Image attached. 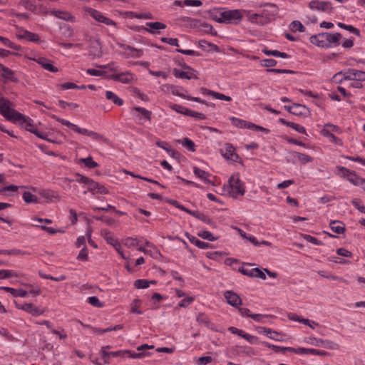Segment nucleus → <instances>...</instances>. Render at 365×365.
<instances>
[{"mask_svg": "<svg viewBox=\"0 0 365 365\" xmlns=\"http://www.w3.org/2000/svg\"><path fill=\"white\" fill-rule=\"evenodd\" d=\"M268 317H272L271 315H265V314H253L252 316H250V318L253 320L258 322H264V319L268 318Z\"/></svg>", "mask_w": 365, "mask_h": 365, "instance_id": "0e129e2a", "label": "nucleus"}, {"mask_svg": "<svg viewBox=\"0 0 365 365\" xmlns=\"http://www.w3.org/2000/svg\"><path fill=\"white\" fill-rule=\"evenodd\" d=\"M228 184L227 192L230 197L236 199L238 196L244 195L245 189L238 173L231 175L228 180Z\"/></svg>", "mask_w": 365, "mask_h": 365, "instance_id": "f257e3e1", "label": "nucleus"}, {"mask_svg": "<svg viewBox=\"0 0 365 365\" xmlns=\"http://www.w3.org/2000/svg\"><path fill=\"white\" fill-rule=\"evenodd\" d=\"M294 154L295 157H297V160L302 164H306L312 160V158L309 155L299 152H294Z\"/></svg>", "mask_w": 365, "mask_h": 365, "instance_id": "ea45409f", "label": "nucleus"}, {"mask_svg": "<svg viewBox=\"0 0 365 365\" xmlns=\"http://www.w3.org/2000/svg\"><path fill=\"white\" fill-rule=\"evenodd\" d=\"M329 33L323 32L312 36L309 38V41L312 44L317 45L319 47L329 48Z\"/></svg>", "mask_w": 365, "mask_h": 365, "instance_id": "9d476101", "label": "nucleus"}, {"mask_svg": "<svg viewBox=\"0 0 365 365\" xmlns=\"http://www.w3.org/2000/svg\"><path fill=\"white\" fill-rule=\"evenodd\" d=\"M1 75L6 80H9L13 82L18 81V78L16 77L14 72L11 69L6 66H4Z\"/></svg>", "mask_w": 365, "mask_h": 365, "instance_id": "c85d7f7f", "label": "nucleus"}, {"mask_svg": "<svg viewBox=\"0 0 365 365\" xmlns=\"http://www.w3.org/2000/svg\"><path fill=\"white\" fill-rule=\"evenodd\" d=\"M307 113H309V111L305 106L299 103L293 104L292 115L298 116H306Z\"/></svg>", "mask_w": 365, "mask_h": 365, "instance_id": "393cba45", "label": "nucleus"}, {"mask_svg": "<svg viewBox=\"0 0 365 365\" xmlns=\"http://www.w3.org/2000/svg\"><path fill=\"white\" fill-rule=\"evenodd\" d=\"M337 170L339 171V174L342 178H346L347 180L349 177V174H351V173L352 172L351 170H350L344 167H342V166H338Z\"/></svg>", "mask_w": 365, "mask_h": 365, "instance_id": "680f3d73", "label": "nucleus"}, {"mask_svg": "<svg viewBox=\"0 0 365 365\" xmlns=\"http://www.w3.org/2000/svg\"><path fill=\"white\" fill-rule=\"evenodd\" d=\"M289 29L293 32H304L305 30L303 24L299 21H293L289 25Z\"/></svg>", "mask_w": 365, "mask_h": 365, "instance_id": "a19ab883", "label": "nucleus"}, {"mask_svg": "<svg viewBox=\"0 0 365 365\" xmlns=\"http://www.w3.org/2000/svg\"><path fill=\"white\" fill-rule=\"evenodd\" d=\"M181 144L183 147L187 148L188 150L191 152L195 151V145L192 140L189 139L188 138H185L182 139Z\"/></svg>", "mask_w": 365, "mask_h": 365, "instance_id": "a18cd8bd", "label": "nucleus"}, {"mask_svg": "<svg viewBox=\"0 0 365 365\" xmlns=\"http://www.w3.org/2000/svg\"><path fill=\"white\" fill-rule=\"evenodd\" d=\"M106 97L108 100L111 101L114 104L117 106H122L123 104V100L119 98L113 92L107 91L106 92Z\"/></svg>", "mask_w": 365, "mask_h": 365, "instance_id": "7c9ffc66", "label": "nucleus"}, {"mask_svg": "<svg viewBox=\"0 0 365 365\" xmlns=\"http://www.w3.org/2000/svg\"><path fill=\"white\" fill-rule=\"evenodd\" d=\"M196 320L199 324L212 329L213 324L210 322L209 317L205 314L199 313L197 316Z\"/></svg>", "mask_w": 365, "mask_h": 365, "instance_id": "2f4dec72", "label": "nucleus"}, {"mask_svg": "<svg viewBox=\"0 0 365 365\" xmlns=\"http://www.w3.org/2000/svg\"><path fill=\"white\" fill-rule=\"evenodd\" d=\"M279 121L282 123L283 125H285L288 127H290L292 128H293L294 130H295L297 132L299 133H302V134H306V129L304 127L297 124V123H293V122H290V121H287L284 118H279Z\"/></svg>", "mask_w": 365, "mask_h": 365, "instance_id": "5701e85b", "label": "nucleus"}, {"mask_svg": "<svg viewBox=\"0 0 365 365\" xmlns=\"http://www.w3.org/2000/svg\"><path fill=\"white\" fill-rule=\"evenodd\" d=\"M161 41L164 42V43H168V44H170L171 46H175L177 47L179 46L178 40V38H175L163 37L161 38Z\"/></svg>", "mask_w": 365, "mask_h": 365, "instance_id": "338daca9", "label": "nucleus"}, {"mask_svg": "<svg viewBox=\"0 0 365 365\" xmlns=\"http://www.w3.org/2000/svg\"><path fill=\"white\" fill-rule=\"evenodd\" d=\"M192 216L202 221L203 222L210 225L212 227H215L216 225L215 223L212 222L208 216L199 211H196L195 213H192Z\"/></svg>", "mask_w": 365, "mask_h": 365, "instance_id": "473e14b6", "label": "nucleus"}, {"mask_svg": "<svg viewBox=\"0 0 365 365\" xmlns=\"http://www.w3.org/2000/svg\"><path fill=\"white\" fill-rule=\"evenodd\" d=\"M222 17L223 19L221 21H224V24L236 25L240 24L242 19V11L239 9L224 10Z\"/></svg>", "mask_w": 365, "mask_h": 365, "instance_id": "7ed1b4c3", "label": "nucleus"}, {"mask_svg": "<svg viewBox=\"0 0 365 365\" xmlns=\"http://www.w3.org/2000/svg\"><path fill=\"white\" fill-rule=\"evenodd\" d=\"M261 329L263 330V333L269 339L278 341H284V338L282 337L283 334H282L281 333H279L276 331H273L271 329L267 327H262Z\"/></svg>", "mask_w": 365, "mask_h": 365, "instance_id": "aec40b11", "label": "nucleus"}, {"mask_svg": "<svg viewBox=\"0 0 365 365\" xmlns=\"http://www.w3.org/2000/svg\"><path fill=\"white\" fill-rule=\"evenodd\" d=\"M341 37V35L339 33H329V36L328 38L329 48L336 47L339 46L340 44L339 40Z\"/></svg>", "mask_w": 365, "mask_h": 365, "instance_id": "c756f323", "label": "nucleus"}, {"mask_svg": "<svg viewBox=\"0 0 365 365\" xmlns=\"http://www.w3.org/2000/svg\"><path fill=\"white\" fill-rule=\"evenodd\" d=\"M176 51L185 55H189V56H200V54L199 52L190 50V49H181V48H177Z\"/></svg>", "mask_w": 365, "mask_h": 365, "instance_id": "e2e57ef3", "label": "nucleus"}, {"mask_svg": "<svg viewBox=\"0 0 365 365\" xmlns=\"http://www.w3.org/2000/svg\"><path fill=\"white\" fill-rule=\"evenodd\" d=\"M197 235L201 238L211 242L215 241L218 239V237H214L210 232L206 230H202L199 232Z\"/></svg>", "mask_w": 365, "mask_h": 365, "instance_id": "49530a36", "label": "nucleus"}, {"mask_svg": "<svg viewBox=\"0 0 365 365\" xmlns=\"http://www.w3.org/2000/svg\"><path fill=\"white\" fill-rule=\"evenodd\" d=\"M343 79L349 81H365V72L354 68L344 70Z\"/></svg>", "mask_w": 365, "mask_h": 365, "instance_id": "1a4fd4ad", "label": "nucleus"}, {"mask_svg": "<svg viewBox=\"0 0 365 365\" xmlns=\"http://www.w3.org/2000/svg\"><path fill=\"white\" fill-rule=\"evenodd\" d=\"M22 197L26 203L36 202L38 201L37 197L30 192H24Z\"/></svg>", "mask_w": 365, "mask_h": 365, "instance_id": "09e8293b", "label": "nucleus"}, {"mask_svg": "<svg viewBox=\"0 0 365 365\" xmlns=\"http://www.w3.org/2000/svg\"><path fill=\"white\" fill-rule=\"evenodd\" d=\"M97 67L108 69L109 71L111 72H117L118 71V66L114 62H111L110 63L105 65H98L97 66Z\"/></svg>", "mask_w": 365, "mask_h": 365, "instance_id": "603ef678", "label": "nucleus"}, {"mask_svg": "<svg viewBox=\"0 0 365 365\" xmlns=\"http://www.w3.org/2000/svg\"><path fill=\"white\" fill-rule=\"evenodd\" d=\"M121 47L125 58H140L143 54V51L141 49H138L128 45H123Z\"/></svg>", "mask_w": 365, "mask_h": 365, "instance_id": "dca6fc26", "label": "nucleus"}, {"mask_svg": "<svg viewBox=\"0 0 365 365\" xmlns=\"http://www.w3.org/2000/svg\"><path fill=\"white\" fill-rule=\"evenodd\" d=\"M88 250L86 246L80 251L77 256V259L80 261H86L88 259Z\"/></svg>", "mask_w": 365, "mask_h": 365, "instance_id": "052dcab7", "label": "nucleus"}, {"mask_svg": "<svg viewBox=\"0 0 365 365\" xmlns=\"http://www.w3.org/2000/svg\"><path fill=\"white\" fill-rule=\"evenodd\" d=\"M262 52L267 56H273L274 57H280L282 58H287L289 56L284 52H281L277 50H268L267 48L263 49Z\"/></svg>", "mask_w": 365, "mask_h": 365, "instance_id": "72a5a7b5", "label": "nucleus"}, {"mask_svg": "<svg viewBox=\"0 0 365 365\" xmlns=\"http://www.w3.org/2000/svg\"><path fill=\"white\" fill-rule=\"evenodd\" d=\"M33 61H36L37 63L41 65V66L44 68L45 70L52 72V73H56L58 71V69L57 67L54 66L52 64V62L51 60L43 57V56H37L33 58Z\"/></svg>", "mask_w": 365, "mask_h": 365, "instance_id": "f8f14e48", "label": "nucleus"}, {"mask_svg": "<svg viewBox=\"0 0 365 365\" xmlns=\"http://www.w3.org/2000/svg\"><path fill=\"white\" fill-rule=\"evenodd\" d=\"M193 173L200 180H202L204 182L207 184H210L211 181L209 180V177L211 175L208 172H206L198 167H193Z\"/></svg>", "mask_w": 365, "mask_h": 365, "instance_id": "412c9836", "label": "nucleus"}, {"mask_svg": "<svg viewBox=\"0 0 365 365\" xmlns=\"http://www.w3.org/2000/svg\"><path fill=\"white\" fill-rule=\"evenodd\" d=\"M353 205L359 210L360 212L365 214V206L361 204V202L358 199H354L352 200Z\"/></svg>", "mask_w": 365, "mask_h": 365, "instance_id": "774afa93", "label": "nucleus"}, {"mask_svg": "<svg viewBox=\"0 0 365 365\" xmlns=\"http://www.w3.org/2000/svg\"><path fill=\"white\" fill-rule=\"evenodd\" d=\"M106 78L120 82L121 83H130L133 81L135 76L130 71L125 72H113V74L108 75Z\"/></svg>", "mask_w": 365, "mask_h": 365, "instance_id": "39448f33", "label": "nucleus"}, {"mask_svg": "<svg viewBox=\"0 0 365 365\" xmlns=\"http://www.w3.org/2000/svg\"><path fill=\"white\" fill-rule=\"evenodd\" d=\"M146 26L150 28V29H147V31L150 33H154L153 30H160L166 28V25L165 24L158 21L148 22L146 23Z\"/></svg>", "mask_w": 365, "mask_h": 365, "instance_id": "f704fd0d", "label": "nucleus"}, {"mask_svg": "<svg viewBox=\"0 0 365 365\" xmlns=\"http://www.w3.org/2000/svg\"><path fill=\"white\" fill-rule=\"evenodd\" d=\"M150 283L155 284V281H149L148 279H140L135 281L134 287L135 289H145L148 288Z\"/></svg>", "mask_w": 365, "mask_h": 365, "instance_id": "e433bc0d", "label": "nucleus"}, {"mask_svg": "<svg viewBox=\"0 0 365 365\" xmlns=\"http://www.w3.org/2000/svg\"><path fill=\"white\" fill-rule=\"evenodd\" d=\"M11 118L8 119V120L11 121L13 123L20 122L21 123H25L24 128L26 130L33 133L34 130H36V126L34 124V120L31 119L29 117L25 116L21 113L14 110V113L11 115Z\"/></svg>", "mask_w": 365, "mask_h": 365, "instance_id": "20e7f679", "label": "nucleus"}, {"mask_svg": "<svg viewBox=\"0 0 365 365\" xmlns=\"http://www.w3.org/2000/svg\"><path fill=\"white\" fill-rule=\"evenodd\" d=\"M309 344L316 346H322L329 349H337L339 348V345L330 340H324L319 338L310 337L307 341Z\"/></svg>", "mask_w": 365, "mask_h": 365, "instance_id": "6e6552de", "label": "nucleus"}, {"mask_svg": "<svg viewBox=\"0 0 365 365\" xmlns=\"http://www.w3.org/2000/svg\"><path fill=\"white\" fill-rule=\"evenodd\" d=\"M309 7L312 10L324 11L327 13L332 12L333 8L329 1H322L319 0H312L309 3Z\"/></svg>", "mask_w": 365, "mask_h": 365, "instance_id": "9b49d317", "label": "nucleus"}, {"mask_svg": "<svg viewBox=\"0 0 365 365\" xmlns=\"http://www.w3.org/2000/svg\"><path fill=\"white\" fill-rule=\"evenodd\" d=\"M222 11H223L217 10V11L212 13V14H211L212 19L217 23L224 24V21H221V20L223 19L222 17Z\"/></svg>", "mask_w": 365, "mask_h": 365, "instance_id": "bf43d9fd", "label": "nucleus"}, {"mask_svg": "<svg viewBox=\"0 0 365 365\" xmlns=\"http://www.w3.org/2000/svg\"><path fill=\"white\" fill-rule=\"evenodd\" d=\"M269 22V18L265 14H258L255 24L263 26Z\"/></svg>", "mask_w": 365, "mask_h": 365, "instance_id": "864d4df0", "label": "nucleus"}, {"mask_svg": "<svg viewBox=\"0 0 365 365\" xmlns=\"http://www.w3.org/2000/svg\"><path fill=\"white\" fill-rule=\"evenodd\" d=\"M0 41H1L2 43L6 46H8L9 48H13L16 51H20L21 49V46L14 43L7 38L1 36Z\"/></svg>", "mask_w": 365, "mask_h": 365, "instance_id": "c03bdc74", "label": "nucleus"}, {"mask_svg": "<svg viewBox=\"0 0 365 365\" xmlns=\"http://www.w3.org/2000/svg\"><path fill=\"white\" fill-rule=\"evenodd\" d=\"M224 297L227 302L232 307H238L242 304V299L240 296L232 291H226L224 293Z\"/></svg>", "mask_w": 365, "mask_h": 365, "instance_id": "4468645a", "label": "nucleus"}, {"mask_svg": "<svg viewBox=\"0 0 365 365\" xmlns=\"http://www.w3.org/2000/svg\"><path fill=\"white\" fill-rule=\"evenodd\" d=\"M86 73L89 75L95 76H105V78L107 76H106V71L96 70L93 68H88L86 70Z\"/></svg>", "mask_w": 365, "mask_h": 365, "instance_id": "4d7b16f0", "label": "nucleus"}, {"mask_svg": "<svg viewBox=\"0 0 365 365\" xmlns=\"http://www.w3.org/2000/svg\"><path fill=\"white\" fill-rule=\"evenodd\" d=\"M351 184L357 186L363 185L364 178H361L356 175L354 172L349 174L348 180Z\"/></svg>", "mask_w": 365, "mask_h": 365, "instance_id": "4c0bfd02", "label": "nucleus"}, {"mask_svg": "<svg viewBox=\"0 0 365 365\" xmlns=\"http://www.w3.org/2000/svg\"><path fill=\"white\" fill-rule=\"evenodd\" d=\"M101 234L108 244L113 245V247H120V244L115 239L113 235L108 230H102Z\"/></svg>", "mask_w": 365, "mask_h": 365, "instance_id": "cd10ccee", "label": "nucleus"}, {"mask_svg": "<svg viewBox=\"0 0 365 365\" xmlns=\"http://www.w3.org/2000/svg\"><path fill=\"white\" fill-rule=\"evenodd\" d=\"M174 76L178 78L182 79H197L198 77L195 74V71H181L178 69H173V71Z\"/></svg>", "mask_w": 365, "mask_h": 365, "instance_id": "6ab92c4d", "label": "nucleus"}, {"mask_svg": "<svg viewBox=\"0 0 365 365\" xmlns=\"http://www.w3.org/2000/svg\"><path fill=\"white\" fill-rule=\"evenodd\" d=\"M153 346L144 344L137 348L138 352L131 351L130 350L110 351V356L114 357L141 359L148 355V353L145 352V350L153 349Z\"/></svg>", "mask_w": 365, "mask_h": 365, "instance_id": "f03ea898", "label": "nucleus"}, {"mask_svg": "<svg viewBox=\"0 0 365 365\" xmlns=\"http://www.w3.org/2000/svg\"><path fill=\"white\" fill-rule=\"evenodd\" d=\"M337 26L339 27H340L341 29H345L346 31H349V32L356 35V36H359L360 35V31L354 27L353 26L351 25H347V24H345L344 23H341V22H339L337 24Z\"/></svg>", "mask_w": 365, "mask_h": 365, "instance_id": "79ce46f5", "label": "nucleus"}, {"mask_svg": "<svg viewBox=\"0 0 365 365\" xmlns=\"http://www.w3.org/2000/svg\"><path fill=\"white\" fill-rule=\"evenodd\" d=\"M238 271L241 272L242 274L248 276L250 277H258L262 279H266V275L264 272L258 267L249 269L245 268L244 267H241L238 269Z\"/></svg>", "mask_w": 365, "mask_h": 365, "instance_id": "ddd939ff", "label": "nucleus"}, {"mask_svg": "<svg viewBox=\"0 0 365 365\" xmlns=\"http://www.w3.org/2000/svg\"><path fill=\"white\" fill-rule=\"evenodd\" d=\"M329 227L331 230L336 234H342L345 232V226L343 222L337 220L330 222Z\"/></svg>", "mask_w": 365, "mask_h": 365, "instance_id": "a878e982", "label": "nucleus"}, {"mask_svg": "<svg viewBox=\"0 0 365 365\" xmlns=\"http://www.w3.org/2000/svg\"><path fill=\"white\" fill-rule=\"evenodd\" d=\"M185 236L187 237V238L189 240V241L192 244L195 245L198 248L207 249L210 246L209 243L202 242V241L200 240L199 239H197V237L191 235L190 234H189L187 232L185 233Z\"/></svg>", "mask_w": 365, "mask_h": 365, "instance_id": "4be33fe9", "label": "nucleus"}, {"mask_svg": "<svg viewBox=\"0 0 365 365\" xmlns=\"http://www.w3.org/2000/svg\"><path fill=\"white\" fill-rule=\"evenodd\" d=\"M16 307L36 317L39 316L43 313V310L41 309L39 307L34 306L31 303L16 304Z\"/></svg>", "mask_w": 365, "mask_h": 365, "instance_id": "2eb2a0df", "label": "nucleus"}, {"mask_svg": "<svg viewBox=\"0 0 365 365\" xmlns=\"http://www.w3.org/2000/svg\"><path fill=\"white\" fill-rule=\"evenodd\" d=\"M85 11L87 14L90 15L96 21L99 23H103L107 26H115L116 23L112 19L105 16L101 11H97L93 8L86 7Z\"/></svg>", "mask_w": 365, "mask_h": 365, "instance_id": "423d86ee", "label": "nucleus"}, {"mask_svg": "<svg viewBox=\"0 0 365 365\" xmlns=\"http://www.w3.org/2000/svg\"><path fill=\"white\" fill-rule=\"evenodd\" d=\"M16 37L19 39H25L31 42H37L39 41V36L37 34L29 31L27 30H23L22 31L16 34Z\"/></svg>", "mask_w": 365, "mask_h": 365, "instance_id": "f3484780", "label": "nucleus"}, {"mask_svg": "<svg viewBox=\"0 0 365 365\" xmlns=\"http://www.w3.org/2000/svg\"><path fill=\"white\" fill-rule=\"evenodd\" d=\"M13 106V103L7 98H5L0 92V114L6 120L10 118L11 117V115L14 113L15 109L12 108Z\"/></svg>", "mask_w": 365, "mask_h": 365, "instance_id": "0eeeda50", "label": "nucleus"}, {"mask_svg": "<svg viewBox=\"0 0 365 365\" xmlns=\"http://www.w3.org/2000/svg\"><path fill=\"white\" fill-rule=\"evenodd\" d=\"M88 302L95 307H102L103 303L100 302L99 299L96 296L89 297Z\"/></svg>", "mask_w": 365, "mask_h": 365, "instance_id": "6e6d98bb", "label": "nucleus"}, {"mask_svg": "<svg viewBox=\"0 0 365 365\" xmlns=\"http://www.w3.org/2000/svg\"><path fill=\"white\" fill-rule=\"evenodd\" d=\"M123 244L128 247H133L138 245V241L135 238L127 237L124 240Z\"/></svg>", "mask_w": 365, "mask_h": 365, "instance_id": "13d9d810", "label": "nucleus"}, {"mask_svg": "<svg viewBox=\"0 0 365 365\" xmlns=\"http://www.w3.org/2000/svg\"><path fill=\"white\" fill-rule=\"evenodd\" d=\"M12 277H18L19 274L12 269H0V279L10 278Z\"/></svg>", "mask_w": 365, "mask_h": 365, "instance_id": "58836bf2", "label": "nucleus"}, {"mask_svg": "<svg viewBox=\"0 0 365 365\" xmlns=\"http://www.w3.org/2000/svg\"><path fill=\"white\" fill-rule=\"evenodd\" d=\"M78 133L89 136L95 140H99V141H103V142L107 141V139L103 135H102L96 132H94L92 130H88L86 128H78Z\"/></svg>", "mask_w": 365, "mask_h": 365, "instance_id": "a211bd4d", "label": "nucleus"}, {"mask_svg": "<svg viewBox=\"0 0 365 365\" xmlns=\"http://www.w3.org/2000/svg\"><path fill=\"white\" fill-rule=\"evenodd\" d=\"M133 110L140 113V115L137 116L139 120L145 119L150 121L152 115L151 111L141 107H134Z\"/></svg>", "mask_w": 365, "mask_h": 365, "instance_id": "bb28decb", "label": "nucleus"}, {"mask_svg": "<svg viewBox=\"0 0 365 365\" xmlns=\"http://www.w3.org/2000/svg\"><path fill=\"white\" fill-rule=\"evenodd\" d=\"M56 121L60 122L63 125H66L67 127L73 128V130L76 132H77V133H78V128H80L78 125L71 123L70 121H68V120H67L66 119H63V118H56Z\"/></svg>", "mask_w": 365, "mask_h": 365, "instance_id": "5fc2aeb1", "label": "nucleus"}, {"mask_svg": "<svg viewBox=\"0 0 365 365\" xmlns=\"http://www.w3.org/2000/svg\"><path fill=\"white\" fill-rule=\"evenodd\" d=\"M230 120L231 123H232V125H234L237 128H246V125H247L246 120H242V119H240V118H237L235 117H231L230 118Z\"/></svg>", "mask_w": 365, "mask_h": 365, "instance_id": "de8ad7c7", "label": "nucleus"}, {"mask_svg": "<svg viewBox=\"0 0 365 365\" xmlns=\"http://www.w3.org/2000/svg\"><path fill=\"white\" fill-rule=\"evenodd\" d=\"M79 160H80V162L83 163L86 165V166L89 168H95L98 167V165L96 162L93 160V158L91 156H89L86 158H81Z\"/></svg>", "mask_w": 365, "mask_h": 365, "instance_id": "8fccbe9b", "label": "nucleus"}, {"mask_svg": "<svg viewBox=\"0 0 365 365\" xmlns=\"http://www.w3.org/2000/svg\"><path fill=\"white\" fill-rule=\"evenodd\" d=\"M170 108L178 113H180V114H182V115H185L187 116L189 114L188 113H190V109H188L187 108H186L185 106H181V105L173 104V105L170 106Z\"/></svg>", "mask_w": 365, "mask_h": 365, "instance_id": "37998d69", "label": "nucleus"}, {"mask_svg": "<svg viewBox=\"0 0 365 365\" xmlns=\"http://www.w3.org/2000/svg\"><path fill=\"white\" fill-rule=\"evenodd\" d=\"M194 299L195 298L193 297H187L179 302L178 307H187L194 301Z\"/></svg>", "mask_w": 365, "mask_h": 365, "instance_id": "69168bd1", "label": "nucleus"}, {"mask_svg": "<svg viewBox=\"0 0 365 365\" xmlns=\"http://www.w3.org/2000/svg\"><path fill=\"white\" fill-rule=\"evenodd\" d=\"M225 152L222 154L224 158L232 161H235L236 158H238V155L235 153V148L232 145L227 143L225 145Z\"/></svg>", "mask_w": 365, "mask_h": 365, "instance_id": "b1692460", "label": "nucleus"}, {"mask_svg": "<svg viewBox=\"0 0 365 365\" xmlns=\"http://www.w3.org/2000/svg\"><path fill=\"white\" fill-rule=\"evenodd\" d=\"M51 13L56 17L66 21L71 20L73 18L68 12L64 11L53 10Z\"/></svg>", "mask_w": 365, "mask_h": 365, "instance_id": "c9c22d12", "label": "nucleus"}, {"mask_svg": "<svg viewBox=\"0 0 365 365\" xmlns=\"http://www.w3.org/2000/svg\"><path fill=\"white\" fill-rule=\"evenodd\" d=\"M248 128V129H250V130H260V131H263L266 133H269V130L265 128H263L262 126H259V125H255L252 123H250V122H247V125H246V128Z\"/></svg>", "mask_w": 365, "mask_h": 365, "instance_id": "3c124183", "label": "nucleus"}]
</instances>
